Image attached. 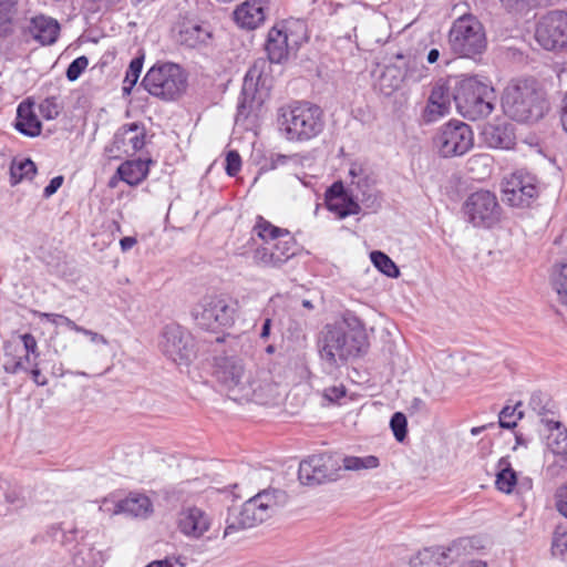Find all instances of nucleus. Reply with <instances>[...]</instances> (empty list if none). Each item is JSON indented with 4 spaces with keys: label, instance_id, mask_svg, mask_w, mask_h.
I'll list each match as a JSON object with an SVG mask.
<instances>
[{
    "label": "nucleus",
    "instance_id": "f257e3e1",
    "mask_svg": "<svg viewBox=\"0 0 567 567\" xmlns=\"http://www.w3.org/2000/svg\"><path fill=\"white\" fill-rule=\"evenodd\" d=\"M307 41V30L302 22L285 21L274 25L269 31L265 44L268 60L259 59L248 70L243 87V94H246L248 80L256 79L257 85H265L268 79L270 63H282L290 52H296Z\"/></svg>",
    "mask_w": 567,
    "mask_h": 567
},
{
    "label": "nucleus",
    "instance_id": "f03ea898",
    "mask_svg": "<svg viewBox=\"0 0 567 567\" xmlns=\"http://www.w3.org/2000/svg\"><path fill=\"white\" fill-rule=\"evenodd\" d=\"M355 326L347 331L341 326L326 324L318 337L320 359L330 368H338L364 354L369 348L368 336L360 320L351 316Z\"/></svg>",
    "mask_w": 567,
    "mask_h": 567
},
{
    "label": "nucleus",
    "instance_id": "7ed1b4c3",
    "mask_svg": "<svg viewBox=\"0 0 567 567\" xmlns=\"http://www.w3.org/2000/svg\"><path fill=\"white\" fill-rule=\"evenodd\" d=\"M280 132L287 141L308 142L319 136L326 126L322 109L308 101H295L278 110Z\"/></svg>",
    "mask_w": 567,
    "mask_h": 567
},
{
    "label": "nucleus",
    "instance_id": "20e7f679",
    "mask_svg": "<svg viewBox=\"0 0 567 567\" xmlns=\"http://www.w3.org/2000/svg\"><path fill=\"white\" fill-rule=\"evenodd\" d=\"M505 113L516 122H537L549 110L545 90L534 79L518 80L508 85L503 96Z\"/></svg>",
    "mask_w": 567,
    "mask_h": 567
},
{
    "label": "nucleus",
    "instance_id": "39448f33",
    "mask_svg": "<svg viewBox=\"0 0 567 567\" xmlns=\"http://www.w3.org/2000/svg\"><path fill=\"white\" fill-rule=\"evenodd\" d=\"M287 502L288 495L282 489L268 488L259 492L246 501L238 513L228 516L224 535L228 536L238 529L251 528L262 523Z\"/></svg>",
    "mask_w": 567,
    "mask_h": 567
},
{
    "label": "nucleus",
    "instance_id": "423d86ee",
    "mask_svg": "<svg viewBox=\"0 0 567 567\" xmlns=\"http://www.w3.org/2000/svg\"><path fill=\"white\" fill-rule=\"evenodd\" d=\"M454 103L457 112L470 121L488 116L494 110L495 91L477 76H456Z\"/></svg>",
    "mask_w": 567,
    "mask_h": 567
},
{
    "label": "nucleus",
    "instance_id": "0eeeda50",
    "mask_svg": "<svg viewBox=\"0 0 567 567\" xmlns=\"http://www.w3.org/2000/svg\"><path fill=\"white\" fill-rule=\"evenodd\" d=\"M237 311V300L225 295H209L194 306L192 316L199 328L215 331L231 327Z\"/></svg>",
    "mask_w": 567,
    "mask_h": 567
},
{
    "label": "nucleus",
    "instance_id": "6e6552de",
    "mask_svg": "<svg viewBox=\"0 0 567 567\" xmlns=\"http://www.w3.org/2000/svg\"><path fill=\"white\" fill-rule=\"evenodd\" d=\"M142 85L151 95L173 101L186 90L187 78L178 64L167 62L153 65L145 74Z\"/></svg>",
    "mask_w": 567,
    "mask_h": 567
},
{
    "label": "nucleus",
    "instance_id": "1a4fd4ad",
    "mask_svg": "<svg viewBox=\"0 0 567 567\" xmlns=\"http://www.w3.org/2000/svg\"><path fill=\"white\" fill-rule=\"evenodd\" d=\"M449 43L452 51L461 56L481 55L486 49L483 24L473 14L457 18L449 32Z\"/></svg>",
    "mask_w": 567,
    "mask_h": 567
},
{
    "label": "nucleus",
    "instance_id": "9d476101",
    "mask_svg": "<svg viewBox=\"0 0 567 567\" xmlns=\"http://www.w3.org/2000/svg\"><path fill=\"white\" fill-rule=\"evenodd\" d=\"M213 375L227 391L238 392L243 396L256 394L261 386L250 379L243 360L234 355L216 357Z\"/></svg>",
    "mask_w": 567,
    "mask_h": 567
},
{
    "label": "nucleus",
    "instance_id": "9b49d317",
    "mask_svg": "<svg viewBox=\"0 0 567 567\" xmlns=\"http://www.w3.org/2000/svg\"><path fill=\"white\" fill-rule=\"evenodd\" d=\"M433 143L442 157L462 156L474 146V133L468 124L452 120L437 130Z\"/></svg>",
    "mask_w": 567,
    "mask_h": 567
},
{
    "label": "nucleus",
    "instance_id": "f8f14e48",
    "mask_svg": "<svg viewBox=\"0 0 567 567\" xmlns=\"http://www.w3.org/2000/svg\"><path fill=\"white\" fill-rule=\"evenodd\" d=\"M158 346L167 359L179 365H188L196 355L194 337L175 322L163 328Z\"/></svg>",
    "mask_w": 567,
    "mask_h": 567
},
{
    "label": "nucleus",
    "instance_id": "ddd939ff",
    "mask_svg": "<svg viewBox=\"0 0 567 567\" xmlns=\"http://www.w3.org/2000/svg\"><path fill=\"white\" fill-rule=\"evenodd\" d=\"M463 212L474 227L491 228L498 223L502 208L494 193L481 189L466 198Z\"/></svg>",
    "mask_w": 567,
    "mask_h": 567
},
{
    "label": "nucleus",
    "instance_id": "4468645a",
    "mask_svg": "<svg viewBox=\"0 0 567 567\" xmlns=\"http://www.w3.org/2000/svg\"><path fill=\"white\" fill-rule=\"evenodd\" d=\"M295 237L288 233L276 240L260 245L252 250V262L261 268H281L299 251Z\"/></svg>",
    "mask_w": 567,
    "mask_h": 567
},
{
    "label": "nucleus",
    "instance_id": "2eb2a0df",
    "mask_svg": "<svg viewBox=\"0 0 567 567\" xmlns=\"http://www.w3.org/2000/svg\"><path fill=\"white\" fill-rule=\"evenodd\" d=\"M341 468L340 460L333 454H316L300 462L298 478L303 485H319L336 481Z\"/></svg>",
    "mask_w": 567,
    "mask_h": 567
},
{
    "label": "nucleus",
    "instance_id": "dca6fc26",
    "mask_svg": "<svg viewBox=\"0 0 567 567\" xmlns=\"http://www.w3.org/2000/svg\"><path fill=\"white\" fill-rule=\"evenodd\" d=\"M535 39L547 51L567 48V12L555 10L542 17L536 24Z\"/></svg>",
    "mask_w": 567,
    "mask_h": 567
},
{
    "label": "nucleus",
    "instance_id": "f3484780",
    "mask_svg": "<svg viewBox=\"0 0 567 567\" xmlns=\"http://www.w3.org/2000/svg\"><path fill=\"white\" fill-rule=\"evenodd\" d=\"M455 86L456 76L440 79L435 82L423 111L425 122H435L450 113L452 102H454Z\"/></svg>",
    "mask_w": 567,
    "mask_h": 567
},
{
    "label": "nucleus",
    "instance_id": "a211bd4d",
    "mask_svg": "<svg viewBox=\"0 0 567 567\" xmlns=\"http://www.w3.org/2000/svg\"><path fill=\"white\" fill-rule=\"evenodd\" d=\"M503 199L513 207L528 206L538 195L535 176L517 171L503 183Z\"/></svg>",
    "mask_w": 567,
    "mask_h": 567
},
{
    "label": "nucleus",
    "instance_id": "6ab92c4d",
    "mask_svg": "<svg viewBox=\"0 0 567 567\" xmlns=\"http://www.w3.org/2000/svg\"><path fill=\"white\" fill-rule=\"evenodd\" d=\"M145 136L143 124L136 122L124 124L115 132L112 143L105 147V152L111 157L133 154L143 148Z\"/></svg>",
    "mask_w": 567,
    "mask_h": 567
},
{
    "label": "nucleus",
    "instance_id": "aec40b11",
    "mask_svg": "<svg viewBox=\"0 0 567 567\" xmlns=\"http://www.w3.org/2000/svg\"><path fill=\"white\" fill-rule=\"evenodd\" d=\"M324 204L327 209L333 213L339 219L358 215L361 212V207L353 198V194L347 190L341 182H334L327 189Z\"/></svg>",
    "mask_w": 567,
    "mask_h": 567
},
{
    "label": "nucleus",
    "instance_id": "412c9836",
    "mask_svg": "<svg viewBox=\"0 0 567 567\" xmlns=\"http://www.w3.org/2000/svg\"><path fill=\"white\" fill-rule=\"evenodd\" d=\"M481 140L489 148L509 150L515 145V132L512 123L495 120L482 126Z\"/></svg>",
    "mask_w": 567,
    "mask_h": 567
},
{
    "label": "nucleus",
    "instance_id": "4be33fe9",
    "mask_svg": "<svg viewBox=\"0 0 567 567\" xmlns=\"http://www.w3.org/2000/svg\"><path fill=\"white\" fill-rule=\"evenodd\" d=\"M212 35L210 28L206 23L195 20H183L177 24L176 41L189 49L207 45Z\"/></svg>",
    "mask_w": 567,
    "mask_h": 567
},
{
    "label": "nucleus",
    "instance_id": "5701e85b",
    "mask_svg": "<svg viewBox=\"0 0 567 567\" xmlns=\"http://www.w3.org/2000/svg\"><path fill=\"white\" fill-rule=\"evenodd\" d=\"M268 0H246L234 11L235 22L243 29L255 30L266 20Z\"/></svg>",
    "mask_w": 567,
    "mask_h": 567
},
{
    "label": "nucleus",
    "instance_id": "b1692460",
    "mask_svg": "<svg viewBox=\"0 0 567 567\" xmlns=\"http://www.w3.org/2000/svg\"><path fill=\"white\" fill-rule=\"evenodd\" d=\"M210 520L208 515L198 507H188L178 514V530L193 538H199L209 529Z\"/></svg>",
    "mask_w": 567,
    "mask_h": 567
},
{
    "label": "nucleus",
    "instance_id": "393cba45",
    "mask_svg": "<svg viewBox=\"0 0 567 567\" xmlns=\"http://www.w3.org/2000/svg\"><path fill=\"white\" fill-rule=\"evenodd\" d=\"M59 32L60 24L58 21L42 14L33 17L25 29V33L41 45L53 44L59 37Z\"/></svg>",
    "mask_w": 567,
    "mask_h": 567
},
{
    "label": "nucleus",
    "instance_id": "a878e982",
    "mask_svg": "<svg viewBox=\"0 0 567 567\" xmlns=\"http://www.w3.org/2000/svg\"><path fill=\"white\" fill-rule=\"evenodd\" d=\"M33 107L34 103L30 99L23 100L17 107L14 128L28 137H37L42 131V124Z\"/></svg>",
    "mask_w": 567,
    "mask_h": 567
},
{
    "label": "nucleus",
    "instance_id": "bb28decb",
    "mask_svg": "<svg viewBox=\"0 0 567 567\" xmlns=\"http://www.w3.org/2000/svg\"><path fill=\"white\" fill-rule=\"evenodd\" d=\"M452 563L447 547H426L410 559L411 567H445Z\"/></svg>",
    "mask_w": 567,
    "mask_h": 567
},
{
    "label": "nucleus",
    "instance_id": "cd10ccee",
    "mask_svg": "<svg viewBox=\"0 0 567 567\" xmlns=\"http://www.w3.org/2000/svg\"><path fill=\"white\" fill-rule=\"evenodd\" d=\"M117 511L133 517H146L152 513L153 505L144 494H130L117 502Z\"/></svg>",
    "mask_w": 567,
    "mask_h": 567
},
{
    "label": "nucleus",
    "instance_id": "c85d7f7f",
    "mask_svg": "<svg viewBox=\"0 0 567 567\" xmlns=\"http://www.w3.org/2000/svg\"><path fill=\"white\" fill-rule=\"evenodd\" d=\"M350 174L353 176L351 186L355 185L357 197H360L361 203L369 209L377 212L381 207V197L375 187L370 183L368 177H357L354 169H350Z\"/></svg>",
    "mask_w": 567,
    "mask_h": 567
},
{
    "label": "nucleus",
    "instance_id": "c756f323",
    "mask_svg": "<svg viewBox=\"0 0 567 567\" xmlns=\"http://www.w3.org/2000/svg\"><path fill=\"white\" fill-rule=\"evenodd\" d=\"M116 173L121 181L136 186L147 177L148 167L147 163L142 159L126 161L118 166Z\"/></svg>",
    "mask_w": 567,
    "mask_h": 567
},
{
    "label": "nucleus",
    "instance_id": "7c9ffc66",
    "mask_svg": "<svg viewBox=\"0 0 567 567\" xmlns=\"http://www.w3.org/2000/svg\"><path fill=\"white\" fill-rule=\"evenodd\" d=\"M484 547V543L480 537H462L454 540L447 547V551L453 563L455 559L472 555L475 551L483 549Z\"/></svg>",
    "mask_w": 567,
    "mask_h": 567
},
{
    "label": "nucleus",
    "instance_id": "2f4dec72",
    "mask_svg": "<svg viewBox=\"0 0 567 567\" xmlns=\"http://www.w3.org/2000/svg\"><path fill=\"white\" fill-rule=\"evenodd\" d=\"M288 233V229L272 225L260 215L257 216L256 223L252 227V234L261 239V245H266V243L276 240L281 236H287Z\"/></svg>",
    "mask_w": 567,
    "mask_h": 567
},
{
    "label": "nucleus",
    "instance_id": "473e14b6",
    "mask_svg": "<svg viewBox=\"0 0 567 567\" xmlns=\"http://www.w3.org/2000/svg\"><path fill=\"white\" fill-rule=\"evenodd\" d=\"M496 486L501 492L511 493L517 483L516 472L512 468L508 457H501L497 463Z\"/></svg>",
    "mask_w": 567,
    "mask_h": 567
},
{
    "label": "nucleus",
    "instance_id": "72a5a7b5",
    "mask_svg": "<svg viewBox=\"0 0 567 567\" xmlns=\"http://www.w3.org/2000/svg\"><path fill=\"white\" fill-rule=\"evenodd\" d=\"M18 3L0 1V38H7L14 32Z\"/></svg>",
    "mask_w": 567,
    "mask_h": 567
},
{
    "label": "nucleus",
    "instance_id": "f704fd0d",
    "mask_svg": "<svg viewBox=\"0 0 567 567\" xmlns=\"http://www.w3.org/2000/svg\"><path fill=\"white\" fill-rule=\"evenodd\" d=\"M37 174V166L30 158L13 162L10 166V183L17 185L22 179H32Z\"/></svg>",
    "mask_w": 567,
    "mask_h": 567
},
{
    "label": "nucleus",
    "instance_id": "c9c22d12",
    "mask_svg": "<svg viewBox=\"0 0 567 567\" xmlns=\"http://www.w3.org/2000/svg\"><path fill=\"white\" fill-rule=\"evenodd\" d=\"M370 258L374 267L383 275L390 278H398L400 269L395 262L383 251L374 250L370 254Z\"/></svg>",
    "mask_w": 567,
    "mask_h": 567
},
{
    "label": "nucleus",
    "instance_id": "e433bc0d",
    "mask_svg": "<svg viewBox=\"0 0 567 567\" xmlns=\"http://www.w3.org/2000/svg\"><path fill=\"white\" fill-rule=\"evenodd\" d=\"M380 465V461L374 455L367 456H344L342 458V466L346 471H362L373 470Z\"/></svg>",
    "mask_w": 567,
    "mask_h": 567
},
{
    "label": "nucleus",
    "instance_id": "4c0bfd02",
    "mask_svg": "<svg viewBox=\"0 0 567 567\" xmlns=\"http://www.w3.org/2000/svg\"><path fill=\"white\" fill-rule=\"evenodd\" d=\"M144 64V54L135 56L126 70V74L123 81V94H131L133 87L137 83Z\"/></svg>",
    "mask_w": 567,
    "mask_h": 567
},
{
    "label": "nucleus",
    "instance_id": "58836bf2",
    "mask_svg": "<svg viewBox=\"0 0 567 567\" xmlns=\"http://www.w3.org/2000/svg\"><path fill=\"white\" fill-rule=\"evenodd\" d=\"M553 289L557 293L558 301L567 306V264H564L553 274Z\"/></svg>",
    "mask_w": 567,
    "mask_h": 567
},
{
    "label": "nucleus",
    "instance_id": "ea45409f",
    "mask_svg": "<svg viewBox=\"0 0 567 567\" xmlns=\"http://www.w3.org/2000/svg\"><path fill=\"white\" fill-rule=\"evenodd\" d=\"M551 554L560 559H567V526H557L551 540Z\"/></svg>",
    "mask_w": 567,
    "mask_h": 567
},
{
    "label": "nucleus",
    "instance_id": "a19ab883",
    "mask_svg": "<svg viewBox=\"0 0 567 567\" xmlns=\"http://www.w3.org/2000/svg\"><path fill=\"white\" fill-rule=\"evenodd\" d=\"M520 403L515 406L506 405L498 415L499 426L503 429H514L517 421L523 417V412L518 410Z\"/></svg>",
    "mask_w": 567,
    "mask_h": 567
},
{
    "label": "nucleus",
    "instance_id": "79ce46f5",
    "mask_svg": "<svg viewBox=\"0 0 567 567\" xmlns=\"http://www.w3.org/2000/svg\"><path fill=\"white\" fill-rule=\"evenodd\" d=\"M529 406L538 415H547L553 413L554 403L546 393L534 392L529 400Z\"/></svg>",
    "mask_w": 567,
    "mask_h": 567
},
{
    "label": "nucleus",
    "instance_id": "37998d69",
    "mask_svg": "<svg viewBox=\"0 0 567 567\" xmlns=\"http://www.w3.org/2000/svg\"><path fill=\"white\" fill-rule=\"evenodd\" d=\"M390 427L398 442H403L408 434V420L402 412H395L390 420Z\"/></svg>",
    "mask_w": 567,
    "mask_h": 567
},
{
    "label": "nucleus",
    "instance_id": "c03bdc74",
    "mask_svg": "<svg viewBox=\"0 0 567 567\" xmlns=\"http://www.w3.org/2000/svg\"><path fill=\"white\" fill-rule=\"evenodd\" d=\"M19 338L22 342L24 359L31 364V362L37 361L40 355L37 339L31 333H23Z\"/></svg>",
    "mask_w": 567,
    "mask_h": 567
},
{
    "label": "nucleus",
    "instance_id": "a18cd8bd",
    "mask_svg": "<svg viewBox=\"0 0 567 567\" xmlns=\"http://www.w3.org/2000/svg\"><path fill=\"white\" fill-rule=\"evenodd\" d=\"M61 104L55 96L44 99L39 105L40 114L45 120L56 118L61 112Z\"/></svg>",
    "mask_w": 567,
    "mask_h": 567
},
{
    "label": "nucleus",
    "instance_id": "49530a36",
    "mask_svg": "<svg viewBox=\"0 0 567 567\" xmlns=\"http://www.w3.org/2000/svg\"><path fill=\"white\" fill-rule=\"evenodd\" d=\"M87 65L89 59L85 55H81L74 59L66 69V79L71 82L78 80L80 75L84 72V70L87 68Z\"/></svg>",
    "mask_w": 567,
    "mask_h": 567
},
{
    "label": "nucleus",
    "instance_id": "de8ad7c7",
    "mask_svg": "<svg viewBox=\"0 0 567 567\" xmlns=\"http://www.w3.org/2000/svg\"><path fill=\"white\" fill-rule=\"evenodd\" d=\"M241 168V158L236 151H229L226 155V173L227 175L234 177L236 176Z\"/></svg>",
    "mask_w": 567,
    "mask_h": 567
},
{
    "label": "nucleus",
    "instance_id": "09e8293b",
    "mask_svg": "<svg viewBox=\"0 0 567 567\" xmlns=\"http://www.w3.org/2000/svg\"><path fill=\"white\" fill-rule=\"evenodd\" d=\"M555 507L560 515L567 518V483L556 491Z\"/></svg>",
    "mask_w": 567,
    "mask_h": 567
},
{
    "label": "nucleus",
    "instance_id": "8fccbe9b",
    "mask_svg": "<svg viewBox=\"0 0 567 567\" xmlns=\"http://www.w3.org/2000/svg\"><path fill=\"white\" fill-rule=\"evenodd\" d=\"M41 319H45L48 322L59 326L64 324L70 330L73 331V326L70 323H75L73 320H71L69 317L61 315V313H49V312H41L40 313Z\"/></svg>",
    "mask_w": 567,
    "mask_h": 567
},
{
    "label": "nucleus",
    "instance_id": "3c124183",
    "mask_svg": "<svg viewBox=\"0 0 567 567\" xmlns=\"http://www.w3.org/2000/svg\"><path fill=\"white\" fill-rule=\"evenodd\" d=\"M71 324L73 326V331L86 336L91 342L96 343V344H99V343L106 344L107 343V340L103 334H100L93 330L86 329L76 323H71Z\"/></svg>",
    "mask_w": 567,
    "mask_h": 567
},
{
    "label": "nucleus",
    "instance_id": "603ef678",
    "mask_svg": "<svg viewBox=\"0 0 567 567\" xmlns=\"http://www.w3.org/2000/svg\"><path fill=\"white\" fill-rule=\"evenodd\" d=\"M3 369L7 373L16 374L18 372H27L28 368L23 363L22 358H9L3 363Z\"/></svg>",
    "mask_w": 567,
    "mask_h": 567
},
{
    "label": "nucleus",
    "instance_id": "864d4df0",
    "mask_svg": "<svg viewBox=\"0 0 567 567\" xmlns=\"http://www.w3.org/2000/svg\"><path fill=\"white\" fill-rule=\"evenodd\" d=\"M297 155H284V154H274L269 158V168L276 169L280 166L287 165L289 162H296Z\"/></svg>",
    "mask_w": 567,
    "mask_h": 567
},
{
    "label": "nucleus",
    "instance_id": "5fc2aeb1",
    "mask_svg": "<svg viewBox=\"0 0 567 567\" xmlns=\"http://www.w3.org/2000/svg\"><path fill=\"white\" fill-rule=\"evenodd\" d=\"M32 364V368L31 369H28L27 372L30 373L31 375V379L32 381L39 385V386H44L49 383L48 379L45 375L42 374L41 370L39 369V363L38 361H34V362H31Z\"/></svg>",
    "mask_w": 567,
    "mask_h": 567
},
{
    "label": "nucleus",
    "instance_id": "6e6d98bb",
    "mask_svg": "<svg viewBox=\"0 0 567 567\" xmlns=\"http://www.w3.org/2000/svg\"><path fill=\"white\" fill-rule=\"evenodd\" d=\"M63 181H64V178H63L62 175L53 177L49 182V184L44 187V189H43V197L44 198H49L53 194H55L58 192V189L62 186Z\"/></svg>",
    "mask_w": 567,
    "mask_h": 567
},
{
    "label": "nucleus",
    "instance_id": "4d7b16f0",
    "mask_svg": "<svg viewBox=\"0 0 567 567\" xmlns=\"http://www.w3.org/2000/svg\"><path fill=\"white\" fill-rule=\"evenodd\" d=\"M117 502L111 497H105L100 505V511L109 515L121 514V511H117Z\"/></svg>",
    "mask_w": 567,
    "mask_h": 567
},
{
    "label": "nucleus",
    "instance_id": "13d9d810",
    "mask_svg": "<svg viewBox=\"0 0 567 567\" xmlns=\"http://www.w3.org/2000/svg\"><path fill=\"white\" fill-rule=\"evenodd\" d=\"M508 7H512L514 3L523 2L528 7H537V6H547L551 0H501Z\"/></svg>",
    "mask_w": 567,
    "mask_h": 567
},
{
    "label": "nucleus",
    "instance_id": "bf43d9fd",
    "mask_svg": "<svg viewBox=\"0 0 567 567\" xmlns=\"http://www.w3.org/2000/svg\"><path fill=\"white\" fill-rule=\"evenodd\" d=\"M556 447H553L556 454H567V433H559L556 440Z\"/></svg>",
    "mask_w": 567,
    "mask_h": 567
},
{
    "label": "nucleus",
    "instance_id": "052dcab7",
    "mask_svg": "<svg viewBox=\"0 0 567 567\" xmlns=\"http://www.w3.org/2000/svg\"><path fill=\"white\" fill-rule=\"evenodd\" d=\"M426 69L422 65L420 69H415L413 66H410L406 72V76L413 81H421L423 78H425Z\"/></svg>",
    "mask_w": 567,
    "mask_h": 567
},
{
    "label": "nucleus",
    "instance_id": "680f3d73",
    "mask_svg": "<svg viewBox=\"0 0 567 567\" xmlns=\"http://www.w3.org/2000/svg\"><path fill=\"white\" fill-rule=\"evenodd\" d=\"M474 165H483L487 167L489 165V157L483 154L474 155L468 159V169L473 171Z\"/></svg>",
    "mask_w": 567,
    "mask_h": 567
},
{
    "label": "nucleus",
    "instance_id": "e2e57ef3",
    "mask_svg": "<svg viewBox=\"0 0 567 567\" xmlns=\"http://www.w3.org/2000/svg\"><path fill=\"white\" fill-rule=\"evenodd\" d=\"M410 410L412 412H426V403L420 398H414L411 401Z\"/></svg>",
    "mask_w": 567,
    "mask_h": 567
},
{
    "label": "nucleus",
    "instance_id": "0e129e2a",
    "mask_svg": "<svg viewBox=\"0 0 567 567\" xmlns=\"http://www.w3.org/2000/svg\"><path fill=\"white\" fill-rule=\"evenodd\" d=\"M137 240L135 237H131V236H127V237H123L121 240H120V245H121V249L123 251H127L130 250L131 248H133L135 245H136Z\"/></svg>",
    "mask_w": 567,
    "mask_h": 567
},
{
    "label": "nucleus",
    "instance_id": "69168bd1",
    "mask_svg": "<svg viewBox=\"0 0 567 567\" xmlns=\"http://www.w3.org/2000/svg\"><path fill=\"white\" fill-rule=\"evenodd\" d=\"M560 122L564 131L567 133V93L563 99V106L560 111Z\"/></svg>",
    "mask_w": 567,
    "mask_h": 567
},
{
    "label": "nucleus",
    "instance_id": "338daca9",
    "mask_svg": "<svg viewBox=\"0 0 567 567\" xmlns=\"http://www.w3.org/2000/svg\"><path fill=\"white\" fill-rule=\"evenodd\" d=\"M271 324H272V320L270 318H266L264 320L261 331H260L261 339H267L270 336Z\"/></svg>",
    "mask_w": 567,
    "mask_h": 567
},
{
    "label": "nucleus",
    "instance_id": "774afa93",
    "mask_svg": "<svg viewBox=\"0 0 567 567\" xmlns=\"http://www.w3.org/2000/svg\"><path fill=\"white\" fill-rule=\"evenodd\" d=\"M463 567H487V563L481 559H472L464 561Z\"/></svg>",
    "mask_w": 567,
    "mask_h": 567
}]
</instances>
